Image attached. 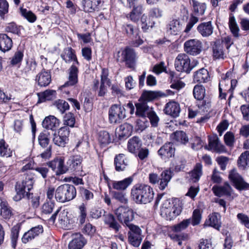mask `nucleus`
I'll return each mask as SVG.
<instances>
[{"label": "nucleus", "mask_w": 249, "mask_h": 249, "mask_svg": "<svg viewBox=\"0 0 249 249\" xmlns=\"http://www.w3.org/2000/svg\"><path fill=\"white\" fill-rule=\"evenodd\" d=\"M162 95H163L159 92L143 90L138 102L135 103L136 107L135 115L138 117L145 119L148 113L153 109V108L150 107L148 103L158 99V96Z\"/></svg>", "instance_id": "obj_1"}, {"label": "nucleus", "mask_w": 249, "mask_h": 249, "mask_svg": "<svg viewBox=\"0 0 249 249\" xmlns=\"http://www.w3.org/2000/svg\"><path fill=\"white\" fill-rule=\"evenodd\" d=\"M153 189L150 186L144 184H137L131 190V197L137 204H147L154 198Z\"/></svg>", "instance_id": "obj_2"}, {"label": "nucleus", "mask_w": 249, "mask_h": 249, "mask_svg": "<svg viewBox=\"0 0 249 249\" xmlns=\"http://www.w3.org/2000/svg\"><path fill=\"white\" fill-rule=\"evenodd\" d=\"M34 183L33 178L28 175L25 176L22 180L17 182L15 185L17 195L14 197V200L18 201L25 197L29 199L30 196H33L30 191L33 189Z\"/></svg>", "instance_id": "obj_3"}, {"label": "nucleus", "mask_w": 249, "mask_h": 249, "mask_svg": "<svg viewBox=\"0 0 249 249\" xmlns=\"http://www.w3.org/2000/svg\"><path fill=\"white\" fill-rule=\"evenodd\" d=\"M76 196V190L75 187L69 184L66 183L59 186L55 192V199L61 203L71 200Z\"/></svg>", "instance_id": "obj_4"}, {"label": "nucleus", "mask_w": 249, "mask_h": 249, "mask_svg": "<svg viewBox=\"0 0 249 249\" xmlns=\"http://www.w3.org/2000/svg\"><path fill=\"white\" fill-rule=\"evenodd\" d=\"M114 213L117 220L124 226L131 224V222L134 219L133 210L128 207L120 206L115 210Z\"/></svg>", "instance_id": "obj_5"}, {"label": "nucleus", "mask_w": 249, "mask_h": 249, "mask_svg": "<svg viewBox=\"0 0 249 249\" xmlns=\"http://www.w3.org/2000/svg\"><path fill=\"white\" fill-rule=\"evenodd\" d=\"M126 227L129 229L127 233L129 243L134 247H139L143 238L142 230L138 226L133 224H129Z\"/></svg>", "instance_id": "obj_6"}, {"label": "nucleus", "mask_w": 249, "mask_h": 249, "mask_svg": "<svg viewBox=\"0 0 249 249\" xmlns=\"http://www.w3.org/2000/svg\"><path fill=\"white\" fill-rule=\"evenodd\" d=\"M108 116L111 124L120 123L126 117L125 109L120 105L114 104L109 109Z\"/></svg>", "instance_id": "obj_7"}, {"label": "nucleus", "mask_w": 249, "mask_h": 249, "mask_svg": "<svg viewBox=\"0 0 249 249\" xmlns=\"http://www.w3.org/2000/svg\"><path fill=\"white\" fill-rule=\"evenodd\" d=\"M172 173L170 169L165 170L161 173L160 178H159L156 174H150L149 176V181L150 183L155 184L160 180L159 188L163 190L170 181L172 177Z\"/></svg>", "instance_id": "obj_8"}, {"label": "nucleus", "mask_w": 249, "mask_h": 249, "mask_svg": "<svg viewBox=\"0 0 249 249\" xmlns=\"http://www.w3.org/2000/svg\"><path fill=\"white\" fill-rule=\"evenodd\" d=\"M175 66L177 71L180 72L190 73L194 67L190 64V59L185 53L179 54L175 61Z\"/></svg>", "instance_id": "obj_9"}, {"label": "nucleus", "mask_w": 249, "mask_h": 249, "mask_svg": "<svg viewBox=\"0 0 249 249\" xmlns=\"http://www.w3.org/2000/svg\"><path fill=\"white\" fill-rule=\"evenodd\" d=\"M229 178L232 183L233 186L237 190L242 191L249 189V184L244 180L242 177L235 169L230 171Z\"/></svg>", "instance_id": "obj_10"}, {"label": "nucleus", "mask_w": 249, "mask_h": 249, "mask_svg": "<svg viewBox=\"0 0 249 249\" xmlns=\"http://www.w3.org/2000/svg\"><path fill=\"white\" fill-rule=\"evenodd\" d=\"M184 51L192 55H197L202 51V42L196 39H190L184 44Z\"/></svg>", "instance_id": "obj_11"}, {"label": "nucleus", "mask_w": 249, "mask_h": 249, "mask_svg": "<svg viewBox=\"0 0 249 249\" xmlns=\"http://www.w3.org/2000/svg\"><path fill=\"white\" fill-rule=\"evenodd\" d=\"M122 61L125 63L129 68H134L136 61V53L135 50L130 47H126L122 52Z\"/></svg>", "instance_id": "obj_12"}, {"label": "nucleus", "mask_w": 249, "mask_h": 249, "mask_svg": "<svg viewBox=\"0 0 249 249\" xmlns=\"http://www.w3.org/2000/svg\"><path fill=\"white\" fill-rule=\"evenodd\" d=\"M83 158L79 155L71 156L67 162L68 170L79 174L82 172Z\"/></svg>", "instance_id": "obj_13"}, {"label": "nucleus", "mask_w": 249, "mask_h": 249, "mask_svg": "<svg viewBox=\"0 0 249 249\" xmlns=\"http://www.w3.org/2000/svg\"><path fill=\"white\" fill-rule=\"evenodd\" d=\"M175 148L172 142L165 143L158 151L159 155L164 160H166L170 158L174 157L175 155Z\"/></svg>", "instance_id": "obj_14"}, {"label": "nucleus", "mask_w": 249, "mask_h": 249, "mask_svg": "<svg viewBox=\"0 0 249 249\" xmlns=\"http://www.w3.org/2000/svg\"><path fill=\"white\" fill-rule=\"evenodd\" d=\"M212 55L214 59H224L226 57L224 46L220 40H216L212 44Z\"/></svg>", "instance_id": "obj_15"}, {"label": "nucleus", "mask_w": 249, "mask_h": 249, "mask_svg": "<svg viewBox=\"0 0 249 249\" xmlns=\"http://www.w3.org/2000/svg\"><path fill=\"white\" fill-rule=\"evenodd\" d=\"M43 231V229L41 225L33 227L24 233L21 238V241L23 244H26L38 236Z\"/></svg>", "instance_id": "obj_16"}, {"label": "nucleus", "mask_w": 249, "mask_h": 249, "mask_svg": "<svg viewBox=\"0 0 249 249\" xmlns=\"http://www.w3.org/2000/svg\"><path fill=\"white\" fill-rule=\"evenodd\" d=\"M205 148L208 150H213L218 153H225L226 152V148L224 145L220 142L217 136L209 138V144L206 145Z\"/></svg>", "instance_id": "obj_17"}, {"label": "nucleus", "mask_w": 249, "mask_h": 249, "mask_svg": "<svg viewBox=\"0 0 249 249\" xmlns=\"http://www.w3.org/2000/svg\"><path fill=\"white\" fill-rule=\"evenodd\" d=\"M104 222L108 228L118 233L122 228L121 225L117 221L116 217L111 213L104 215Z\"/></svg>", "instance_id": "obj_18"}, {"label": "nucleus", "mask_w": 249, "mask_h": 249, "mask_svg": "<svg viewBox=\"0 0 249 249\" xmlns=\"http://www.w3.org/2000/svg\"><path fill=\"white\" fill-rule=\"evenodd\" d=\"M59 125V120L54 116L46 117L42 122V126L45 128V130H48L51 131V133L55 131Z\"/></svg>", "instance_id": "obj_19"}, {"label": "nucleus", "mask_w": 249, "mask_h": 249, "mask_svg": "<svg viewBox=\"0 0 249 249\" xmlns=\"http://www.w3.org/2000/svg\"><path fill=\"white\" fill-rule=\"evenodd\" d=\"M164 112L167 115L176 118L179 116L180 112L179 104L175 101L169 102L166 104Z\"/></svg>", "instance_id": "obj_20"}, {"label": "nucleus", "mask_w": 249, "mask_h": 249, "mask_svg": "<svg viewBox=\"0 0 249 249\" xmlns=\"http://www.w3.org/2000/svg\"><path fill=\"white\" fill-rule=\"evenodd\" d=\"M183 23L179 19H173L166 25L167 32L172 35L178 34L182 28Z\"/></svg>", "instance_id": "obj_21"}, {"label": "nucleus", "mask_w": 249, "mask_h": 249, "mask_svg": "<svg viewBox=\"0 0 249 249\" xmlns=\"http://www.w3.org/2000/svg\"><path fill=\"white\" fill-rule=\"evenodd\" d=\"M73 239L69 244V249H82L87 243V240L80 233L74 234Z\"/></svg>", "instance_id": "obj_22"}, {"label": "nucleus", "mask_w": 249, "mask_h": 249, "mask_svg": "<svg viewBox=\"0 0 249 249\" xmlns=\"http://www.w3.org/2000/svg\"><path fill=\"white\" fill-rule=\"evenodd\" d=\"M51 75L50 71L43 69L36 78V81L37 82L40 87H46L48 86L51 82Z\"/></svg>", "instance_id": "obj_23"}, {"label": "nucleus", "mask_w": 249, "mask_h": 249, "mask_svg": "<svg viewBox=\"0 0 249 249\" xmlns=\"http://www.w3.org/2000/svg\"><path fill=\"white\" fill-rule=\"evenodd\" d=\"M213 29L214 27L211 21L201 23L197 27L198 32L204 37L211 36Z\"/></svg>", "instance_id": "obj_24"}, {"label": "nucleus", "mask_w": 249, "mask_h": 249, "mask_svg": "<svg viewBox=\"0 0 249 249\" xmlns=\"http://www.w3.org/2000/svg\"><path fill=\"white\" fill-rule=\"evenodd\" d=\"M214 194L217 196H231V187L228 182H225L222 186L214 185L212 188Z\"/></svg>", "instance_id": "obj_25"}, {"label": "nucleus", "mask_w": 249, "mask_h": 249, "mask_svg": "<svg viewBox=\"0 0 249 249\" xmlns=\"http://www.w3.org/2000/svg\"><path fill=\"white\" fill-rule=\"evenodd\" d=\"M53 170H56V175H62L66 172L68 167L65 166L64 161L61 158L56 159L50 162L49 164Z\"/></svg>", "instance_id": "obj_26"}, {"label": "nucleus", "mask_w": 249, "mask_h": 249, "mask_svg": "<svg viewBox=\"0 0 249 249\" xmlns=\"http://www.w3.org/2000/svg\"><path fill=\"white\" fill-rule=\"evenodd\" d=\"M13 215L12 209L7 202L0 197V215L4 219L8 220Z\"/></svg>", "instance_id": "obj_27"}, {"label": "nucleus", "mask_w": 249, "mask_h": 249, "mask_svg": "<svg viewBox=\"0 0 249 249\" xmlns=\"http://www.w3.org/2000/svg\"><path fill=\"white\" fill-rule=\"evenodd\" d=\"M12 46V38L6 34H0V50L5 53L10 51Z\"/></svg>", "instance_id": "obj_28"}, {"label": "nucleus", "mask_w": 249, "mask_h": 249, "mask_svg": "<svg viewBox=\"0 0 249 249\" xmlns=\"http://www.w3.org/2000/svg\"><path fill=\"white\" fill-rule=\"evenodd\" d=\"M78 69L72 65L69 69L68 81L63 85L64 87L75 85L78 82Z\"/></svg>", "instance_id": "obj_29"}, {"label": "nucleus", "mask_w": 249, "mask_h": 249, "mask_svg": "<svg viewBox=\"0 0 249 249\" xmlns=\"http://www.w3.org/2000/svg\"><path fill=\"white\" fill-rule=\"evenodd\" d=\"M143 9L141 4L134 5L132 11L126 16L127 18L137 23L141 18Z\"/></svg>", "instance_id": "obj_30"}, {"label": "nucleus", "mask_w": 249, "mask_h": 249, "mask_svg": "<svg viewBox=\"0 0 249 249\" xmlns=\"http://www.w3.org/2000/svg\"><path fill=\"white\" fill-rule=\"evenodd\" d=\"M142 142L139 137L134 136L129 139L127 143L128 151L133 154H137V151L142 147Z\"/></svg>", "instance_id": "obj_31"}, {"label": "nucleus", "mask_w": 249, "mask_h": 249, "mask_svg": "<svg viewBox=\"0 0 249 249\" xmlns=\"http://www.w3.org/2000/svg\"><path fill=\"white\" fill-rule=\"evenodd\" d=\"M114 165L117 171L120 172L124 170L128 165V161L124 154H120L116 156L114 158Z\"/></svg>", "instance_id": "obj_32"}, {"label": "nucleus", "mask_w": 249, "mask_h": 249, "mask_svg": "<svg viewBox=\"0 0 249 249\" xmlns=\"http://www.w3.org/2000/svg\"><path fill=\"white\" fill-rule=\"evenodd\" d=\"M166 210V211H163L162 214L166 215L167 219L171 220L181 213L182 208L179 205V203L177 204V203L176 202V204H174L171 208Z\"/></svg>", "instance_id": "obj_33"}, {"label": "nucleus", "mask_w": 249, "mask_h": 249, "mask_svg": "<svg viewBox=\"0 0 249 249\" xmlns=\"http://www.w3.org/2000/svg\"><path fill=\"white\" fill-rule=\"evenodd\" d=\"M133 127L129 124L125 123L119 126L118 138L120 140L125 139L131 135Z\"/></svg>", "instance_id": "obj_34"}, {"label": "nucleus", "mask_w": 249, "mask_h": 249, "mask_svg": "<svg viewBox=\"0 0 249 249\" xmlns=\"http://www.w3.org/2000/svg\"><path fill=\"white\" fill-rule=\"evenodd\" d=\"M51 135L52 133L48 130H44L40 133L38 136V142L41 147L46 148L49 146Z\"/></svg>", "instance_id": "obj_35"}, {"label": "nucleus", "mask_w": 249, "mask_h": 249, "mask_svg": "<svg viewBox=\"0 0 249 249\" xmlns=\"http://www.w3.org/2000/svg\"><path fill=\"white\" fill-rule=\"evenodd\" d=\"M210 78L208 71L201 68L195 72L194 75V81L198 83H205L208 81Z\"/></svg>", "instance_id": "obj_36"}, {"label": "nucleus", "mask_w": 249, "mask_h": 249, "mask_svg": "<svg viewBox=\"0 0 249 249\" xmlns=\"http://www.w3.org/2000/svg\"><path fill=\"white\" fill-rule=\"evenodd\" d=\"M186 161L181 157H177L171 161L170 168L176 172L182 171L185 168Z\"/></svg>", "instance_id": "obj_37"}, {"label": "nucleus", "mask_w": 249, "mask_h": 249, "mask_svg": "<svg viewBox=\"0 0 249 249\" xmlns=\"http://www.w3.org/2000/svg\"><path fill=\"white\" fill-rule=\"evenodd\" d=\"M132 181L133 178L128 177L121 181L113 182L112 187L117 190H124L132 183Z\"/></svg>", "instance_id": "obj_38"}, {"label": "nucleus", "mask_w": 249, "mask_h": 249, "mask_svg": "<svg viewBox=\"0 0 249 249\" xmlns=\"http://www.w3.org/2000/svg\"><path fill=\"white\" fill-rule=\"evenodd\" d=\"M123 32H125L126 35L129 37H132L136 36H138L139 34V29L134 27L131 24H125L122 27Z\"/></svg>", "instance_id": "obj_39"}, {"label": "nucleus", "mask_w": 249, "mask_h": 249, "mask_svg": "<svg viewBox=\"0 0 249 249\" xmlns=\"http://www.w3.org/2000/svg\"><path fill=\"white\" fill-rule=\"evenodd\" d=\"M98 140L102 146H104L112 142L113 139L109 133L106 131H101L99 133Z\"/></svg>", "instance_id": "obj_40"}, {"label": "nucleus", "mask_w": 249, "mask_h": 249, "mask_svg": "<svg viewBox=\"0 0 249 249\" xmlns=\"http://www.w3.org/2000/svg\"><path fill=\"white\" fill-rule=\"evenodd\" d=\"M229 26L230 29L235 37L239 36V28L236 23L235 17L232 14L230 15Z\"/></svg>", "instance_id": "obj_41"}, {"label": "nucleus", "mask_w": 249, "mask_h": 249, "mask_svg": "<svg viewBox=\"0 0 249 249\" xmlns=\"http://www.w3.org/2000/svg\"><path fill=\"white\" fill-rule=\"evenodd\" d=\"M237 163L239 167L244 169L246 166H249V151H246L242 153L239 157Z\"/></svg>", "instance_id": "obj_42"}, {"label": "nucleus", "mask_w": 249, "mask_h": 249, "mask_svg": "<svg viewBox=\"0 0 249 249\" xmlns=\"http://www.w3.org/2000/svg\"><path fill=\"white\" fill-rule=\"evenodd\" d=\"M220 215L218 213H214L209 215V218L210 222L209 225L217 230H219V229L221 227V222L220 219L218 217Z\"/></svg>", "instance_id": "obj_43"}, {"label": "nucleus", "mask_w": 249, "mask_h": 249, "mask_svg": "<svg viewBox=\"0 0 249 249\" xmlns=\"http://www.w3.org/2000/svg\"><path fill=\"white\" fill-rule=\"evenodd\" d=\"M20 229V226L17 224L13 226L11 230V244L12 247L14 248H15L17 246Z\"/></svg>", "instance_id": "obj_44"}, {"label": "nucleus", "mask_w": 249, "mask_h": 249, "mask_svg": "<svg viewBox=\"0 0 249 249\" xmlns=\"http://www.w3.org/2000/svg\"><path fill=\"white\" fill-rule=\"evenodd\" d=\"M205 94V89L202 85H196L193 89L194 97L198 101H201Z\"/></svg>", "instance_id": "obj_45"}, {"label": "nucleus", "mask_w": 249, "mask_h": 249, "mask_svg": "<svg viewBox=\"0 0 249 249\" xmlns=\"http://www.w3.org/2000/svg\"><path fill=\"white\" fill-rule=\"evenodd\" d=\"M21 27L18 26L15 22H10L6 24L5 27V31L6 32L11 33L13 34L20 36Z\"/></svg>", "instance_id": "obj_46"}, {"label": "nucleus", "mask_w": 249, "mask_h": 249, "mask_svg": "<svg viewBox=\"0 0 249 249\" xmlns=\"http://www.w3.org/2000/svg\"><path fill=\"white\" fill-rule=\"evenodd\" d=\"M75 55L74 50L71 47H68L64 49L61 57L65 62L68 63L72 61Z\"/></svg>", "instance_id": "obj_47"}, {"label": "nucleus", "mask_w": 249, "mask_h": 249, "mask_svg": "<svg viewBox=\"0 0 249 249\" xmlns=\"http://www.w3.org/2000/svg\"><path fill=\"white\" fill-rule=\"evenodd\" d=\"M202 166L200 163H197L191 173L192 179L194 182L198 181L201 176Z\"/></svg>", "instance_id": "obj_48"}, {"label": "nucleus", "mask_w": 249, "mask_h": 249, "mask_svg": "<svg viewBox=\"0 0 249 249\" xmlns=\"http://www.w3.org/2000/svg\"><path fill=\"white\" fill-rule=\"evenodd\" d=\"M8 146L6 144L3 139L0 140V156L1 157H9L12 156V151L8 148Z\"/></svg>", "instance_id": "obj_49"}, {"label": "nucleus", "mask_w": 249, "mask_h": 249, "mask_svg": "<svg viewBox=\"0 0 249 249\" xmlns=\"http://www.w3.org/2000/svg\"><path fill=\"white\" fill-rule=\"evenodd\" d=\"M174 139L177 142L185 144L188 142V138L183 131H177L174 133Z\"/></svg>", "instance_id": "obj_50"}, {"label": "nucleus", "mask_w": 249, "mask_h": 249, "mask_svg": "<svg viewBox=\"0 0 249 249\" xmlns=\"http://www.w3.org/2000/svg\"><path fill=\"white\" fill-rule=\"evenodd\" d=\"M55 91L52 90H46L43 92L38 93V103L45 102L46 100H50L52 98V95Z\"/></svg>", "instance_id": "obj_51"}, {"label": "nucleus", "mask_w": 249, "mask_h": 249, "mask_svg": "<svg viewBox=\"0 0 249 249\" xmlns=\"http://www.w3.org/2000/svg\"><path fill=\"white\" fill-rule=\"evenodd\" d=\"M190 218L191 219V224L193 226H195L199 224L202 218V213L200 210L198 209L194 210L192 218Z\"/></svg>", "instance_id": "obj_52"}, {"label": "nucleus", "mask_w": 249, "mask_h": 249, "mask_svg": "<svg viewBox=\"0 0 249 249\" xmlns=\"http://www.w3.org/2000/svg\"><path fill=\"white\" fill-rule=\"evenodd\" d=\"M112 196L113 198L118 200L123 204H126L128 202V199L125 193L119 191H112Z\"/></svg>", "instance_id": "obj_53"}, {"label": "nucleus", "mask_w": 249, "mask_h": 249, "mask_svg": "<svg viewBox=\"0 0 249 249\" xmlns=\"http://www.w3.org/2000/svg\"><path fill=\"white\" fill-rule=\"evenodd\" d=\"M79 213L77 220L79 221V225H83L85 222L87 215V209L84 203L79 206Z\"/></svg>", "instance_id": "obj_54"}, {"label": "nucleus", "mask_w": 249, "mask_h": 249, "mask_svg": "<svg viewBox=\"0 0 249 249\" xmlns=\"http://www.w3.org/2000/svg\"><path fill=\"white\" fill-rule=\"evenodd\" d=\"M191 218L184 219L179 223L174 226L173 230L175 232H180L181 231L186 229L190 224H191Z\"/></svg>", "instance_id": "obj_55"}, {"label": "nucleus", "mask_w": 249, "mask_h": 249, "mask_svg": "<svg viewBox=\"0 0 249 249\" xmlns=\"http://www.w3.org/2000/svg\"><path fill=\"white\" fill-rule=\"evenodd\" d=\"M193 5L194 12L197 15H202L204 13L206 8L205 3H199L195 0H193Z\"/></svg>", "instance_id": "obj_56"}, {"label": "nucleus", "mask_w": 249, "mask_h": 249, "mask_svg": "<svg viewBox=\"0 0 249 249\" xmlns=\"http://www.w3.org/2000/svg\"><path fill=\"white\" fill-rule=\"evenodd\" d=\"M20 13L30 22H34L36 19V15L31 11L25 8H20Z\"/></svg>", "instance_id": "obj_57"}, {"label": "nucleus", "mask_w": 249, "mask_h": 249, "mask_svg": "<svg viewBox=\"0 0 249 249\" xmlns=\"http://www.w3.org/2000/svg\"><path fill=\"white\" fill-rule=\"evenodd\" d=\"M54 105L62 114L70 108L69 104L63 100H58L55 102Z\"/></svg>", "instance_id": "obj_58"}, {"label": "nucleus", "mask_w": 249, "mask_h": 249, "mask_svg": "<svg viewBox=\"0 0 249 249\" xmlns=\"http://www.w3.org/2000/svg\"><path fill=\"white\" fill-rule=\"evenodd\" d=\"M142 29L144 32H146L149 27L152 28L154 23L148 21L147 17L146 15L143 14L141 18Z\"/></svg>", "instance_id": "obj_59"}, {"label": "nucleus", "mask_w": 249, "mask_h": 249, "mask_svg": "<svg viewBox=\"0 0 249 249\" xmlns=\"http://www.w3.org/2000/svg\"><path fill=\"white\" fill-rule=\"evenodd\" d=\"M52 135L53 136V141L54 143L59 146L64 147L65 144L68 142L66 140L63 138L61 137L58 134H57L56 131L53 133H52Z\"/></svg>", "instance_id": "obj_60"}, {"label": "nucleus", "mask_w": 249, "mask_h": 249, "mask_svg": "<svg viewBox=\"0 0 249 249\" xmlns=\"http://www.w3.org/2000/svg\"><path fill=\"white\" fill-rule=\"evenodd\" d=\"M146 117L149 118L152 127H156L158 126L160 119L153 109L148 113Z\"/></svg>", "instance_id": "obj_61"}, {"label": "nucleus", "mask_w": 249, "mask_h": 249, "mask_svg": "<svg viewBox=\"0 0 249 249\" xmlns=\"http://www.w3.org/2000/svg\"><path fill=\"white\" fill-rule=\"evenodd\" d=\"M23 53L22 51L18 50L15 52L14 56L11 59V64L16 65L20 63L23 59Z\"/></svg>", "instance_id": "obj_62"}, {"label": "nucleus", "mask_w": 249, "mask_h": 249, "mask_svg": "<svg viewBox=\"0 0 249 249\" xmlns=\"http://www.w3.org/2000/svg\"><path fill=\"white\" fill-rule=\"evenodd\" d=\"M64 121L65 124L73 127L75 123V119L73 114L71 112L66 114L64 118Z\"/></svg>", "instance_id": "obj_63"}, {"label": "nucleus", "mask_w": 249, "mask_h": 249, "mask_svg": "<svg viewBox=\"0 0 249 249\" xmlns=\"http://www.w3.org/2000/svg\"><path fill=\"white\" fill-rule=\"evenodd\" d=\"M82 231L84 234L91 237L96 231V228L90 223H88L84 226Z\"/></svg>", "instance_id": "obj_64"}]
</instances>
